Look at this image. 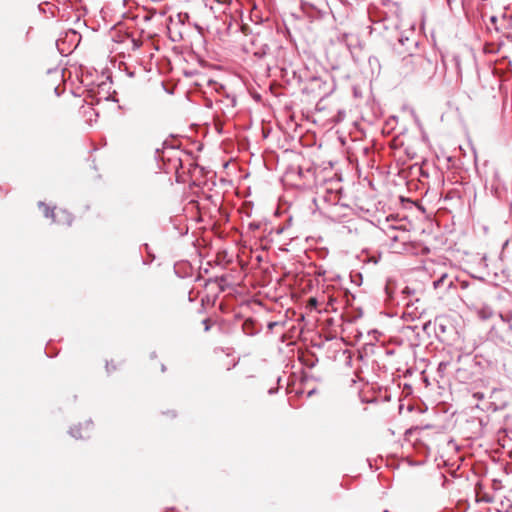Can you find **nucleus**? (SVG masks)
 I'll return each mask as SVG.
<instances>
[{
    "mask_svg": "<svg viewBox=\"0 0 512 512\" xmlns=\"http://www.w3.org/2000/svg\"><path fill=\"white\" fill-rule=\"evenodd\" d=\"M433 63L422 55H408L402 58L398 71L403 76L424 75L430 72Z\"/></svg>",
    "mask_w": 512,
    "mask_h": 512,
    "instance_id": "f257e3e1",
    "label": "nucleus"
},
{
    "mask_svg": "<svg viewBox=\"0 0 512 512\" xmlns=\"http://www.w3.org/2000/svg\"><path fill=\"white\" fill-rule=\"evenodd\" d=\"M93 430V422L91 420H85L71 427L70 434L76 439H86L92 435Z\"/></svg>",
    "mask_w": 512,
    "mask_h": 512,
    "instance_id": "f03ea898",
    "label": "nucleus"
},
{
    "mask_svg": "<svg viewBox=\"0 0 512 512\" xmlns=\"http://www.w3.org/2000/svg\"><path fill=\"white\" fill-rule=\"evenodd\" d=\"M492 315H493V312H492V310H490L489 308H481V309L478 311V316H479V318H481L482 320H487V319H489Z\"/></svg>",
    "mask_w": 512,
    "mask_h": 512,
    "instance_id": "7ed1b4c3",
    "label": "nucleus"
},
{
    "mask_svg": "<svg viewBox=\"0 0 512 512\" xmlns=\"http://www.w3.org/2000/svg\"><path fill=\"white\" fill-rule=\"evenodd\" d=\"M245 49L247 52H251L258 57H262L266 54V46H262L257 50H253L252 48H249V47H246Z\"/></svg>",
    "mask_w": 512,
    "mask_h": 512,
    "instance_id": "20e7f679",
    "label": "nucleus"
},
{
    "mask_svg": "<svg viewBox=\"0 0 512 512\" xmlns=\"http://www.w3.org/2000/svg\"><path fill=\"white\" fill-rule=\"evenodd\" d=\"M117 368H118L117 364L113 360L106 363V370L108 373H112V372L116 371Z\"/></svg>",
    "mask_w": 512,
    "mask_h": 512,
    "instance_id": "39448f33",
    "label": "nucleus"
},
{
    "mask_svg": "<svg viewBox=\"0 0 512 512\" xmlns=\"http://www.w3.org/2000/svg\"><path fill=\"white\" fill-rule=\"evenodd\" d=\"M447 278L446 274L442 275L438 280L434 281V287L438 288L440 285H443Z\"/></svg>",
    "mask_w": 512,
    "mask_h": 512,
    "instance_id": "423d86ee",
    "label": "nucleus"
},
{
    "mask_svg": "<svg viewBox=\"0 0 512 512\" xmlns=\"http://www.w3.org/2000/svg\"><path fill=\"white\" fill-rule=\"evenodd\" d=\"M317 305H318V301L316 298H314V297L309 298V300L307 302L308 308L313 309V308H316Z\"/></svg>",
    "mask_w": 512,
    "mask_h": 512,
    "instance_id": "0eeeda50",
    "label": "nucleus"
},
{
    "mask_svg": "<svg viewBox=\"0 0 512 512\" xmlns=\"http://www.w3.org/2000/svg\"><path fill=\"white\" fill-rule=\"evenodd\" d=\"M204 325H205V331H208L210 329V320L209 319H205L203 321Z\"/></svg>",
    "mask_w": 512,
    "mask_h": 512,
    "instance_id": "6e6552de",
    "label": "nucleus"
},
{
    "mask_svg": "<svg viewBox=\"0 0 512 512\" xmlns=\"http://www.w3.org/2000/svg\"><path fill=\"white\" fill-rule=\"evenodd\" d=\"M40 206H41V207H43L45 215H46V216H48V213H49V207H48V206H46V205H45V204H43V203H40Z\"/></svg>",
    "mask_w": 512,
    "mask_h": 512,
    "instance_id": "1a4fd4ad",
    "label": "nucleus"
},
{
    "mask_svg": "<svg viewBox=\"0 0 512 512\" xmlns=\"http://www.w3.org/2000/svg\"><path fill=\"white\" fill-rule=\"evenodd\" d=\"M461 285H462V287H463V288H467V287H468V285H467V283H466V282H462V284H461Z\"/></svg>",
    "mask_w": 512,
    "mask_h": 512,
    "instance_id": "9d476101",
    "label": "nucleus"
},
{
    "mask_svg": "<svg viewBox=\"0 0 512 512\" xmlns=\"http://www.w3.org/2000/svg\"><path fill=\"white\" fill-rule=\"evenodd\" d=\"M165 371V366L163 364H161V372H164Z\"/></svg>",
    "mask_w": 512,
    "mask_h": 512,
    "instance_id": "9b49d317",
    "label": "nucleus"
}]
</instances>
